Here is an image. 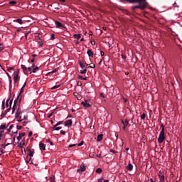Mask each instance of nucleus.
Wrapping results in <instances>:
<instances>
[{
    "label": "nucleus",
    "mask_w": 182,
    "mask_h": 182,
    "mask_svg": "<svg viewBox=\"0 0 182 182\" xmlns=\"http://www.w3.org/2000/svg\"><path fill=\"white\" fill-rule=\"evenodd\" d=\"M55 25L59 28H65V26L61 23H60L59 21H55Z\"/></svg>",
    "instance_id": "16"
},
{
    "label": "nucleus",
    "mask_w": 182,
    "mask_h": 182,
    "mask_svg": "<svg viewBox=\"0 0 182 182\" xmlns=\"http://www.w3.org/2000/svg\"><path fill=\"white\" fill-rule=\"evenodd\" d=\"M39 147H40V149L41 151H45L46 150V144L42 143V142L39 143Z\"/></svg>",
    "instance_id": "13"
},
{
    "label": "nucleus",
    "mask_w": 182,
    "mask_h": 182,
    "mask_svg": "<svg viewBox=\"0 0 182 182\" xmlns=\"http://www.w3.org/2000/svg\"><path fill=\"white\" fill-rule=\"evenodd\" d=\"M0 129H1V130H2V129H3V130L6 129V124L0 125Z\"/></svg>",
    "instance_id": "23"
},
{
    "label": "nucleus",
    "mask_w": 182,
    "mask_h": 182,
    "mask_svg": "<svg viewBox=\"0 0 182 182\" xmlns=\"http://www.w3.org/2000/svg\"><path fill=\"white\" fill-rule=\"evenodd\" d=\"M129 119H126L125 123L123 124L124 125V127H123V130L124 131L126 130V127L129 125Z\"/></svg>",
    "instance_id": "17"
},
{
    "label": "nucleus",
    "mask_w": 182,
    "mask_h": 182,
    "mask_svg": "<svg viewBox=\"0 0 182 182\" xmlns=\"http://www.w3.org/2000/svg\"><path fill=\"white\" fill-rule=\"evenodd\" d=\"M26 145V143L25 142H23V143H20L18 144V147L21 148V149H23V146H25Z\"/></svg>",
    "instance_id": "30"
},
{
    "label": "nucleus",
    "mask_w": 182,
    "mask_h": 182,
    "mask_svg": "<svg viewBox=\"0 0 182 182\" xmlns=\"http://www.w3.org/2000/svg\"><path fill=\"white\" fill-rule=\"evenodd\" d=\"M60 134L65 136L66 134V132L65 131L61 130Z\"/></svg>",
    "instance_id": "47"
},
{
    "label": "nucleus",
    "mask_w": 182,
    "mask_h": 182,
    "mask_svg": "<svg viewBox=\"0 0 182 182\" xmlns=\"http://www.w3.org/2000/svg\"><path fill=\"white\" fill-rule=\"evenodd\" d=\"M133 165L132 164H129V165L126 167V168L130 171H132L133 170Z\"/></svg>",
    "instance_id": "18"
},
{
    "label": "nucleus",
    "mask_w": 182,
    "mask_h": 182,
    "mask_svg": "<svg viewBox=\"0 0 182 182\" xmlns=\"http://www.w3.org/2000/svg\"><path fill=\"white\" fill-rule=\"evenodd\" d=\"M73 37H74V38L79 40L81 38V35L80 34H75V35H73Z\"/></svg>",
    "instance_id": "20"
},
{
    "label": "nucleus",
    "mask_w": 182,
    "mask_h": 182,
    "mask_svg": "<svg viewBox=\"0 0 182 182\" xmlns=\"http://www.w3.org/2000/svg\"><path fill=\"white\" fill-rule=\"evenodd\" d=\"M103 139V134H99L97 136V141H101Z\"/></svg>",
    "instance_id": "21"
},
{
    "label": "nucleus",
    "mask_w": 182,
    "mask_h": 182,
    "mask_svg": "<svg viewBox=\"0 0 182 182\" xmlns=\"http://www.w3.org/2000/svg\"><path fill=\"white\" fill-rule=\"evenodd\" d=\"M100 55H101L102 57L105 56V52L101 51L100 52Z\"/></svg>",
    "instance_id": "55"
},
{
    "label": "nucleus",
    "mask_w": 182,
    "mask_h": 182,
    "mask_svg": "<svg viewBox=\"0 0 182 182\" xmlns=\"http://www.w3.org/2000/svg\"><path fill=\"white\" fill-rule=\"evenodd\" d=\"M22 97H20V95H18L16 99L14 100V106L16 107V105L20 106L21 102Z\"/></svg>",
    "instance_id": "3"
},
{
    "label": "nucleus",
    "mask_w": 182,
    "mask_h": 182,
    "mask_svg": "<svg viewBox=\"0 0 182 182\" xmlns=\"http://www.w3.org/2000/svg\"><path fill=\"white\" fill-rule=\"evenodd\" d=\"M10 99L7 100L6 102V107H9V102Z\"/></svg>",
    "instance_id": "46"
},
{
    "label": "nucleus",
    "mask_w": 182,
    "mask_h": 182,
    "mask_svg": "<svg viewBox=\"0 0 182 182\" xmlns=\"http://www.w3.org/2000/svg\"><path fill=\"white\" fill-rule=\"evenodd\" d=\"M84 144V141H80L78 144L77 146H82Z\"/></svg>",
    "instance_id": "40"
},
{
    "label": "nucleus",
    "mask_w": 182,
    "mask_h": 182,
    "mask_svg": "<svg viewBox=\"0 0 182 182\" xmlns=\"http://www.w3.org/2000/svg\"><path fill=\"white\" fill-rule=\"evenodd\" d=\"M97 181H98V182H102V181H103V178H100L98 179Z\"/></svg>",
    "instance_id": "61"
},
{
    "label": "nucleus",
    "mask_w": 182,
    "mask_h": 182,
    "mask_svg": "<svg viewBox=\"0 0 182 182\" xmlns=\"http://www.w3.org/2000/svg\"><path fill=\"white\" fill-rule=\"evenodd\" d=\"M173 7H177L178 8L179 6L177 5V3L176 2H174V4H173Z\"/></svg>",
    "instance_id": "48"
},
{
    "label": "nucleus",
    "mask_w": 182,
    "mask_h": 182,
    "mask_svg": "<svg viewBox=\"0 0 182 182\" xmlns=\"http://www.w3.org/2000/svg\"><path fill=\"white\" fill-rule=\"evenodd\" d=\"M12 103H13V100L9 101L10 106H9V107L6 110L4 111L5 114H7L8 112H10V110L11 109V105H12Z\"/></svg>",
    "instance_id": "15"
},
{
    "label": "nucleus",
    "mask_w": 182,
    "mask_h": 182,
    "mask_svg": "<svg viewBox=\"0 0 182 182\" xmlns=\"http://www.w3.org/2000/svg\"><path fill=\"white\" fill-rule=\"evenodd\" d=\"M2 154H4V149L0 150V156H1Z\"/></svg>",
    "instance_id": "56"
},
{
    "label": "nucleus",
    "mask_w": 182,
    "mask_h": 182,
    "mask_svg": "<svg viewBox=\"0 0 182 182\" xmlns=\"http://www.w3.org/2000/svg\"><path fill=\"white\" fill-rule=\"evenodd\" d=\"M78 79L81 80H87V77H85L82 75H78Z\"/></svg>",
    "instance_id": "22"
},
{
    "label": "nucleus",
    "mask_w": 182,
    "mask_h": 182,
    "mask_svg": "<svg viewBox=\"0 0 182 182\" xmlns=\"http://www.w3.org/2000/svg\"><path fill=\"white\" fill-rule=\"evenodd\" d=\"M5 109V100H3V103L1 105V109Z\"/></svg>",
    "instance_id": "37"
},
{
    "label": "nucleus",
    "mask_w": 182,
    "mask_h": 182,
    "mask_svg": "<svg viewBox=\"0 0 182 182\" xmlns=\"http://www.w3.org/2000/svg\"><path fill=\"white\" fill-rule=\"evenodd\" d=\"M28 156L31 157L33 156V151H31V149H28Z\"/></svg>",
    "instance_id": "27"
},
{
    "label": "nucleus",
    "mask_w": 182,
    "mask_h": 182,
    "mask_svg": "<svg viewBox=\"0 0 182 182\" xmlns=\"http://www.w3.org/2000/svg\"><path fill=\"white\" fill-rule=\"evenodd\" d=\"M75 146H76V144H70V145H68V148H72V147H74Z\"/></svg>",
    "instance_id": "51"
},
{
    "label": "nucleus",
    "mask_w": 182,
    "mask_h": 182,
    "mask_svg": "<svg viewBox=\"0 0 182 182\" xmlns=\"http://www.w3.org/2000/svg\"><path fill=\"white\" fill-rule=\"evenodd\" d=\"M21 114V112L19 111V108H18L16 114H15V117L16 119H22V117L20 116V114Z\"/></svg>",
    "instance_id": "9"
},
{
    "label": "nucleus",
    "mask_w": 182,
    "mask_h": 182,
    "mask_svg": "<svg viewBox=\"0 0 182 182\" xmlns=\"http://www.w3.org/2000/svg\"><path fill=\"white\" fill-rule=\"evenodd\" d=\"M53 112L52 113H50L48 116V119H50L51 118V117L53 116Z\"/></svg>",
    "instance_id": "54"
},
{
    "label": "nucleus",
    "mask_w": 182,
    "mask_h": 182,
    "mask_svg": "<svg viewBox=\"0 0 182 182\" xmlns=\"http://www.w3.org/2000/svg\"><path fill=\"white\" fill-rule=\"evenodd\" d=\"M38 43L40 45V46H43V41H42L41 39H40V40L38 41Z\"/></svg>",
    "instance_id": "36"
},
{
    "label": "nucleus",
    "mask_w": 182,
    "mask_h": 182,
    "mask_svg": "<svg viewBox=\"0 0 182 182\" xmlns=\"http://www.w3.org/2000/svg\"><path fill=\"white\" fill-rule=\"evenodd\" d=\"M39 70V68H38V67H36V68H34L33 69V73H36V71H38Z\"/></svg>",
    "instance_id": "34"
},
{
    "label": "nucleus",
    "mask_w": 182,
    "mask_h": 182,
    "mask_svg": "<svg viewBox=\"0 0 182 182\" xmlns=\"http://www.w3.org/2000/svg\"><path fill=\"white\" fill-rule=\"evenodd\" d=\"M81 105L85 108H90L92 107V105L89 102L88 100H85L81 102Z\"/></svg>",
    "instance_id": "4"
},
{
    "label": "nucleus",
    "mask_w": 182,
    "mask_h": 182,
    "mask_svg": "<svg viewBox=\"0 0 182 182\" xmlns=\"http://www.w3.org/2000/svg\"><path fill=\"white\" fill-rule=\"evenodd\" d=\"M27 71H29L30 74H31L32 73V68H31V67L27 68Z\"/></svg>",
    "instance_id": "41"
},
{
    "label": "nucleus",
    "mask_w": 182,
    "mask_h": 182,
    "mask_svg": "<svg viewBox=\"0 0 182 182\" xmlns=\"http://www.w3.org/2000/svg\"><path fill=\"white\" fill-rule=\"evenodd\" d=\"M6 147V144H1V148L5 149Z\"/></svg>",
    "instance_id": "59"
},
{
    "label": "nucleus",
    "mask_w": 182,
    "mask_h": 182,
    "mask_svg": "<svg viewBox=\"0 0 182 182\" xmlns=\"http://www.w3.org/2000/svg\"><path fill=\"white\" fill-rule=\"evenodd\" d=\"M87 54L90 58H93L94 57V53L92 52V50H87Z\"/></svg>",
    "instance_id": "14"
},
{
    "label": "nucleus",
    "mask_w": 182,
    "mask_h": 182,
    "mask_svg": "<svg viewBox=\"0 0 182 182\" xmlns=\"http://www.w3.org/2000/svg\"><path fill=\"white\" fill-rule=\"evenodd\" d=\"M6 75H7V76H8L9 78V85H11V83H12V80H11V76H10V75H9L8 73H6Z\"/></svg>",
    "instance_id": "31"
},
{
    "label": "nucleus",
    "mask_w": 182,
    "mask_h": 182,
    "mask_svg": "<svg viewBox=\"0 0 182 182\" xmlns=\"http://www.w3.org/2000/svg\"><path fill=\"white\" fill-rule=\"evenodd\" d=\"M86 171V166L85 164H82L80 166V168L77 171L78 173H82V172Z\"/></svg>",
    "instance_id": "5"
},
{
    "label": "nucleus",
    "mask_w": 182,
    "mask_h": 182,
    "mask_svg": "<svg viewBox=\"0 0 182 182\" xmlns=\"http://www.w3.org/2000/svg\"><path fill=\"white\" fill-rule=\"evenodd\" d=\"M60 85H54L53 87L52 88V90H55L58 87H60Z\"/></svg>",
    "instance_id": "44"
},
{
    "label": "nucleus",
    "mask_w": 182,
    "mask_h": 182,
    "mask_svg": "<svg viewBox=\"0 0 182 182\" xmlns=\"http://www.w3.org/2000/svg\"><path fill=\"white\" fill-rule=\"evenodd\" d=\"M49 180L50 182H55V176H52L51 177H50Z\"/></svg>",
    "instance_id": "32"
},
{
    "label": "nucleus",
    "mask_w": 182,
    "mask_h": 182,
    "mask_svg": "<svg viewBox=\"0 0 182 182\" xmlns=\"http://www.w3.org/2000/svg\"><path fill=\"white\" fill-rule=\"evenodd\" d=\"M32 134H33L32 131H30L29 133H28V137L32 136Z\"/></svg>",
    "instance_id": "52"
},
{
    "label": "nucleus",
    "mask_w": 182,
    "mask_h": 182,
    "mask_svg": "<svg viewBox=\"0 0 182 182\" xmlns=\"http://www.w3.org/2000/svg\"><path fill=\"white\" fill-rule=\"evenodd\" d=\"M102 168H98L96 170L95 172H96L97 173H102Z\"/></svg>",
    "instance_id": "33"
},
{
    "label": "nucleus",
    "mask_w": 182,
    "mask_h": 182,
    "mask_svg": "<svg viewBox=\"0 0 182 182\" xmlns=\"http://www.w3.org/2000/svg\"><path fill=\"white\" fill-rule=\"evenodd\" d=\"M58 126H56V125H55L53 127V131H59V130H60V129H62V127H58Z\"/></svg>",
    "instance_id": "19"
},
{
    "label": "nucleus",
    "mask_w": 182,
    "mask_h": 182,
    "mask_svg": "<svg viewBox=\"0 0 182 182\" xmlns=\"http://www.w3.org/2000/svg\"><path fill=\"white\" fill-rule=\"evenodd\" d=\"M63 124V121H60V122H58L56 124H55V127H58V126H60V125H61V124Z\"/></svg>",
    "instance_id": "35"
},
{
    "label": "nucleus",
    "mask_w": 182,
    "mask_h": 182,
    "mask_svg": "<svg viewBox=\"0 0 182 182\" xmlns=\"http://www.w3.org/2000/svg\"><path fill=\"white\" fill-rule=\"evenodd\" d=\"M79 65L82 69H84L86 67L85 64L82 62H80Z\"/></svg>",
    "instance_id": "24"
},
{
    "label": "nucleus",
    "mask_w": 182,
    "mask_h": 182,
    "mask_svg": "<svg viewBox=\"0 0 182 182\" xmlns=\"http://www.w3.org/2000/svg\"><path fill=\"white\" fill-rule=\"evenodd\" d=\"M100 97H102L103 98L106 97H105V94H103V93H100Z\"/></svg>",
    "instance_id": "63"
},
{
    "label": "nucleus",
    "mask_w": 182,
    "mask_h": 182,
    "mask_svg": "<svg viewBox=\"0 0 182 182\" xmlns=\"http://www.w3.org/2000/svg\"><path fill=\"white\" fill-rule=\"evenodd\" d=\"M87 68H95V64L92 63V65H90V66H88Z\"/></svg>",
    "instance_id": "38"
},
{
    "label": "nucleus",
    "mask_w": 182,
    "mask_h": 182,
    "mask_svg": "<svg viewBox=\"0 0 182 182\" xmlns=\"http://www.w3.org/2000/svg\"><path fill=\"white\" fill-rule=\"evenodd\" d=\"M16 110V106H13L12 107V113H14Z\"/></svg>",
    "instance_id": "49"
},
{
    "label": "nucleus",
    "mask_w": 182,
    "mask_h": 182,
    "mask_svg": "<svg viewBox=\"0 0 182 182\" xmlns=\"http://www.w3.org/2000/svg\"><path fill=\"white\" fill-rule=\"evenodd\" d=\"M11 70H14V68H13V67H9V68L7 69V71H11Z\"/></svg>",
    "instance_id": "45"
},
{
    "label": "nucleus",
    "mask_w": 182,
    "mask_h": 182,
    "mask_svg": "<svg viewBox=\"0 0 182 182\" xmlns=\"http://www.w3.org/2000/svg\"><path fill=\"white\" fill-rule=\"evenodd\" d=\"M9 4L10 5H16V4H17V1H10L9 2Z\"/></svg>",
    "instance_id": "28"
},
{
    "label": "nucleus",
    "mask_w": 182,
    "mask_h": 182,
    "mask_svg": "<svg viewBox=\"0 0 182 182\" xmlns=\"http://www.w3.org/2000/svg\"><path fill=\"white\" fill-rule=\"evenodd\" d=\"M19 79V75L16 74V71L14 73V82L16 83Z\"/></svg>",
    "instance_id": "7"
},
{
    "label": "nucleus",
    "mask_w": 182,
    "mask_h": 182,
    "mask_svg": "<svg viewBox=\"0 0 182 182\" xmlns=\"http://www.w3.org/2000/svg\"><path fill=\"white\" fill-rule=\"evenodd\" d=\"M73 124V121L72 119H68L65 121V123H64V126L65 127H71Z\"/></svg>",
    "instance_id": "8"
},
{
    "label": "nucleus",
    "mask_w": 182,
    "mask_h": 182,
    "mask_svg": "<svg viewBox=\"0 0 182 182\" xmlns=\"http://www.w3.org/2000/svg\"><path fill=\"white\" fill-rule=\"evenodd\" d=\"M19 73H20V70L18 69L17 71H16V73H15V74L19 75Z\"/></svg>",
    "instance_id": "60"
},
{
    "label": "nucleus",
    "mask_w": 182,
    "mask_h": 182,
    "mask_svg": "<svg viewBox=\"0 0 182 182\" xmlns=\"http://www.w3.org/2000/svg\"><path fill=\"white\" fill-rule=\"evenodd\" d=\"M4 48L2 46V44L0 43V52H2V50H4Z\"/></svg>",
    "instance_id": "42"
},
{
    "label": "nucleus",
    "mask_w": 182,
    "mask_h": 182,
    "mask_svg": "<svg viewBox=\"0 0 182 182\" xmlns=\"http://www.w3.org/2000/svg\"><path fill=\"white\" fill-rule=\"evenodd\" d=\"M26 136V132L19 133L18 136H17V140L21 141L22 139V137Z\"/></svg>",
    "instance_id": "11"
},
{
    "label": "nucleus",
    "mask_w": 182,
    "mask_h": 182,
    "mask_svg": "<svg viewBox=\"0 0 182 182\" xmlns=\"http://www.w3.org/2000/svg\"><path fill=\"white\" fill-rule=\"evenodd\" d=\"M97 158H102V154H99L98 155H97Z\"/></svg>",
    "instance_id": "62"
},
{
    "label": "nucleus",
    "mask_w": 182,
    "mask_h": 182,
    "mask_svg": "<svg viewBox=\"0 0 182 182\" xmlns=\"http://www.w3.org/2000/svg\"><path fill=\"white\" fill-rule=\"evenodd\" d=\"M36 39H37V40H41V35H40V34H38V36H36Z\"/></svg>",
    "instance_id": "43"
},
{
    "label": "nucleus",
    "mask_w": 182,
    "mask_h": 182,
    "mask_svg": "<svg viewBox=\"0 0 182 182\" xmlns=\"http://www.w3.org/2000/svg\"><path fill=\"white\" fill-rule=\"evenodd\" d=\"M159 180L161 182H164L165 181V176L162 173L161 171L159 172Z\"/></svg>",
    "instance_id": "6"
},
{
    "label": "nucleus",
    "mask_w": 182,
    "mask_h": 182,
    "mask_svg": "<svg viewBox=\"0 0 182 182\" xmlns=\"http://www.w3.org/2000/svg\"><path fill=\"white\" fill-rule=\"evenodd\" d=\"M111 153H113V154H116L117 152H116V151H114V149H110V151H109Z\"/></svg>",
    "instance_id": "53"
},
{
    "label": "nucleus",
    "mask_w": 182,
    "mask_h": 182,
    "mask_svg": "<svg viewBox=\"0 0 182 182\" xmlns=\"http://www.w3.org/2000/svg\"><path fill=\"white\" fill-rule=\"evenodd\" d=\"M122 59H126L127 58V56L124 55H122Z\"/></svg>",
    "instance_id": "64"
},
{
    "label": "nucleus",
    "mask_w": 182,
    "mask_h": 182,
    "mask_svg": "<svg viewBox=\"0 0 182 182\" xmlns=\"http://www.w3.org/2000/svg\"><path fill=\"white\" fill-rule=\"evenodd\" d=\"M87 71V68H85L84 70H80V74H85Z\"/></svg>",
    "instance_id": "25"
},
{
    "label": "nucleus",
    "mask_w": 182,
    "mask_h": 182,
    "mask_svg": "<svg viewBox=\"0 0 182 182\" xmlns=\"http://www.w3.org/2000/svg\"><path fill=\"white\" fill-rule=\"evenodd\" d=\"M21 69L23 70L25 75L28 74V68L25 65H21Z\"/></svg>",
    "instance_id": "10"
},
{
    "label": "nucleus",
    "mask_w": 182,
    "mask_h": 182,
    "mask_svg": "<svg viewBox=\"0 0 182 182\" xmlns=\"http://www.w3.org/2000/svg\"><path fill=\"white\" fill-rule=\"evenodd\" d=\"M27 85V82H24L23 85L22 86L21 89V91L18 94L19 97H21V94L24 92V88L26 87Z\"/></svg>",
    "instance_id": "12"
},
{
    "label": "nucleus",
    "mask_w": 182,
    "mask_h": 182,
    "mask_svg": "<svg viewBox=\"0 0 182 182\" xmlns=\"http://www.w3.org/2000/svg\"><path fill=\"white\" fill-rule=\"evenodd\" d=\"M161 127H162V129H161V131L160 132V134L158 138L159 144H162L166 139L165 126L164 124H161Z\"/></svg>",
    "instance_id": "2"
},
{
    "label": "nucleus",
    "mask_w": 182,
    "mask_h": 182,
    "mask_svg": "<svg viewBox=\"0 0 182 182\" xmlns=\"http://www.w3.org/2000/svg\"><path fill=\"white\" fill-rule=\"evenodd\" d=\"M28 115H25L23 117V120H28Z\"/></svg>",
    "instance_id": "50"
},
{
    "label": "nucleus",
    "mask_w": 182,
    "mask_h": 182,
    "mask_svg": "<svg viewBox=\"0 0 182 182\" xmlns=\"http://www.w3.org/2000/svg\"><path fill=\"white\" fill-rule=\"evenodd\" d=\"M22 128H23L22 126H20V125H17V126H16V129H17L18 130H21Z\"/></svg>",
    "instance_id": "39"
},
{
    "label": "nucleus",
    "mask_w": 182,
    "mask_h": 182,
    "mask_svg": "<svg viewBox=\"0 0 182 182\" xmlns=\"http://www.w3.org/2000/svg\"><path fill=\"white\" fill-rule=\"evenodd\" d=\"M56 71H57V69L55 68V69H54L52 72H50L51 73H56ZM50 73H49V74H50Z\"/></svg>",
    "instance_id": "57"
},
{
    "label": "nucleus",
    "mask_w": 182,
    "mask_h": 182,
    "mask_svg": "<svg viewBox=\"0 0 182 182\" xmlns=\"http://www.w3.org/2000/svg\"><path fill=\"white\" fill-rule=\"evenodd\" d=\"M120 2L122 3L128 2L130 4H136V3L139 4V5L134 6L132 7L134 11H135L138 9L141 10H144L147 7V4H148L146 0H120Z\"/></svg>",
    "instance_id": "1"
},
{
    "label": "nucleus",
    "mask_w": 182,
    "mask_h": 182,
    "mask_svg": "<svg viewBox=\"0 0 182 182\" xmlns=\"http://www.w3.org/2000/svg\"><path fill=\"white\" fill-rule=\"evenodd\" d=\"M50 38H51L52 40H54V39H55V35H54V34H52Z\"/></svg>",
    "instance_id": "58"
},
{
    "label": "nucleus",
    "mask_w": 182,
    "mask_h": 182,
    "mask_svg": "<svg viewBox=\"0 0 182 182\" xmlns=\"http://www.w3.org/2000/svg\"><path fill=\"white\" fill-rule=\"evenodd\" d=\"M146 119V114L145 113H143L141 115V120H144Z\"/></svg>",
    "instance_id": "29"
},
{
    "label": "nucleus",
    "mask_w": 182,
    "mask_h": 182,
    "mask_svg": "<svg viewBox=\"0 0 182 182\" xmlns=\"http://www.w3.org/2000/svg\"><path fill=\"white\" fill-rule=\"evenodd\" d=\"M15 21L21 25L23 23V21L22 19H17Z\"/></svg>",
    "instance_id": "26"
}]
</instances>
